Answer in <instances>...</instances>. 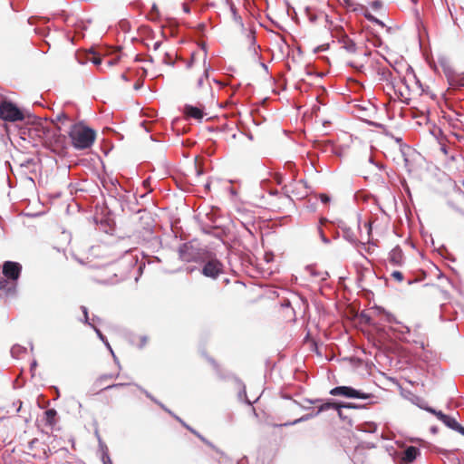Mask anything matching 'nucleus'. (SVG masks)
Masks as SVG:
<instances>
[{"mask_svg":"<svg viewBox=\"0 0 464 464\" xmlns=\"http://www.w3.org/2000/svg\"><path fill=\"white\" fill-rule=\"evenodd\" d=\"M72 146L77 150H85L92 147L95 140V131L86 126L74 124L69 131Z\"/></svg>","mask_w":464,"mask_h":464,"instance_id":"f257e3e1","label":"nucleus"},{"mask_svg":"<svg viewBox=\"0 0 464 464\" xmlns=\"http://www.w3.org/2000/svg\"><path fill=\"white\" fill-rule=\"evenodd\" d=\"M179 256L184 262L199 263L208 258V249L198 240H191L179 246Z\"/></svg>","mask_w":464,"mask_h":464,"instance_id":"f03ea898","label":"nucleus"},{"mask_svg":"<svg viewBox=\"0 0 464 464\" xmlns=\"http://www.w3.org/2000/svg\"><path fill=\"white\" fill-rule=\"evenodd\" d=\"M208 258L199 262L204 264L201 269V274L206 277L217 279L221 274L224 273V266L216 257L213 252L208 250Z\"/></svg>","mask_w":464,"mask_h":464,"instance_id":"7ed1b4c3","label":"nucleus"},{"mask_svg":"<svg viewBox=\"0 0 464 464\" xmlns=\"http://www.w3.org/2000/svg\"><path fill=\"white\" fill-rule=\"evenodd\" d=\"M0 117L5 121L14 122L24 120L23 111L12 102L5 101L0 104Z\"/></svg>","mask_w":464,"mask_h":464,"instance_id":"20e7f679","label":"nucleus"},{"mask_svg":"<svg viewBox=\"0 0 464 464\" xmlns=\"http://www.w3.org/2000/svg\"><path fill=\"white\" fill-rule=\"evenodd\" d=\"M329 393L332 396H343L345 398L353 399H370L373 397L372 393H366L360 390H356L352 386H336L330 390Z\"/></svg>","mask_w":464,"mask_h":464,"instance_id":"39448f33","label":"nucleus"},{"mask_svg":"<svg viewBox=\"0 0 464 464\" xmlns=\"http://www.w3.org/2000/svg\"><path fill=\"white\" fill-rule=\"evenodd\" d=\"M304 401L307 402L309 404H318V403H320V405L317 408L319 413L326 411H329V410H335L336 411L337 408H342L341 402L336 401L332 400V399H328L326 401H324L323 399H319V398H316V399L305 398V399H304Z\"/></svg>","mask_w":464,"mask_h":464,"instance_id":"423d86ee","label":"nucleus"},{"mask_svg":"<svg viewBox=\"0 0 464 464\" xmlns=\"http://www.w3.org/2000/svg\"><path fill=\"white\" fill-rule=\"evenodd\" d=\"M22 266L17 262L5 261L3 265L4 276L12 280L16 281L21 274Z\"/></svg>","mask_w":464,"mask_h":464,"instance_id":"0eeeda50","label":"nucleus"},{"mask_svg":"<svg viewBox=\"0 0 464 464\" xmlns=\"http://www.w3.org/2000/svg\"><path fill=\"white\" fill-rule=\"evenodd\" d=\"M445 74L450 87L456 89L464 87V75L455 73L450 69L445 70Z\"/></svg>","mask_w":464,"mask_h":464,"instance_id":"6e6552de","label":"nucleus"},{"mask_svg":"<svg viewBox=\"0 0 464 464\" xmlns=\"http://www.w3.org/2000/svg\"><path fill=\"white\" fill-rule=\"evenodd\" d=\"M403 252L400 246H395L389 253V261L394 266H401L403 264Z\"/></svg>","mask_w":464,"mask_h":464,"instance_id":"1a4fd4ad","label":"nucleus"},{"mask_svg":"<svg viewBox=\"0 0 464 464\" xmlns=\"http://www.w3.org/2000/svg\"><path fill=\"white\" fill-rule=\"evenodd\" d=\"M203 109H204L203 106L198 107V106L187 104L184 107V113L188 117L193 118L198 121H201L205 115L203 112Z\"/></svg>","mask_w":464,"mask_h":464,"instance_id":"9d476101","label":"nucleus"},{"mask_svg":"<svg viewBox=\"0 0 464 464\" xmlns=\"http://www.w3.org/2000/svg\"><path fill=\"white\" fill-rule=\"evenodd\" d=\"M418 455H420V450L417 447L409 446L405 449L401 459L407 464L412 463Z\"/></svg>","mask_w":464,"mask_h":464,"instance_id":"9b49d317","label":"nucleus"},{"mask_svg":"<svg viewBox=\"0 0 464 464\" xmlns=\"http://www.w3.org/2000/svg\"><path fill=\"white\" fill-rule=\"evenodd\" d=\"M175 420H177L183 427H185L187 430H188L191 433L196 435L205 444L211 447L212 449H215V446L209 440H208L204 436H202L199 432H198L192 427L188 425L181 418H179V416H175Z\"/></svg>","mask_w":464,"mask_h":464,"instance_id":"f8f14e48","label":"nucleus"},{"mask_svg":"<svg viewBox=\"0 0 464 464\" xmlns=\"http://www.w3.org/2000/svg\"><path fill=\"white\" fill-rule=\"evenodd\" d=\"M342 48H343L349 53H355L357 51L356 44L353 40L349 38L347 35H343L340 40Z\"/></svg>","mask_w":464,"mask_h":464,"instance_id":"ddd939ff","label":"nucleus"},{"mask_svg":"<svg viewBox=\"0 0 464 464\" xmlns=\"http://www.w3.org/2000/svg\"><path fill=\"white\" fill-rule=\"evenodd\" d=\"M320 413L318 412V410L316 411H314V412H311V413H307V414H304L303 415L302 417L293 420V421H288V422H285V423H283V424H279L277 425L278 427H287V426H293V425H295L297 423H301V422H304V421H306L308 420H311L314 417H316L317 415H319Z\"/></svg>","mask_w":464,"mask_h":464,"instance_id":"4468645a","label":"nucleus"},{"mask_svg":"<svg viewBox=\"0 0 464 464\" xmlns=\"http://www.w3.org/2000/svg\"><path fill=\"white\" fill-rule=\"evenodd\" d=\"M340 228H341L342 233H343V237L346 241H348V242H350L352 244H356L357 237H356L355 233L353 232V230L351 227L343 225V226H341Z\"/></svg>","mask_w":464,"mask_h":464,"instance_id":"2eb2a0df","label":"nucleus"},{"mask_svg":"<svg viewBox=\"0 0 464 464\" xmlns=\"http://www.w3.org/2000/svg\"><path fill=\"white\" fill-rule=\"evenodd\" d=\"M57 411L55 409H48L44 412V421L48 426H54L56 424Z\"/></svg>","mask_w":464,"mask_h":464,"instance_id":"dca6fc26","label":"nucleus"},{"mask_svg":"<svg viewBox=\"0 0 464 464\" xmlns=\"http://www.w3.org/2000/svg\"><path fill=\"white\" fill-rule=\"evenodd\" d=\"M5 291L7 295H13L15 292V284L14 282L10 283L5 279L0 280V291Z\"/></svg>","mask_w":464,"mask_h":464,"instance_id":"f3484780","label":"nucleus"},{"mask_svg":"<svg viewBox=\"0 0 464 464\" xmlns=\"http://www.w3.org/2000/svg\"><path fill=\"white\" fill-rule=\"evenodd\" d=\"M206 53L204 54V60H203V66H204V72L203 74L198 78L197 82V85L198 88H201L203 86L204 81L208 78L209 71L211 69L210 64L207 63L206 61Z\"/></svg>","mask_w":464,"mask_h":464,"instance_id":"a211bd4d","label":"nucleus"},{"mask_svg":"<svg viewBox=\"0 0 464 464\" xmlns=\"http://www.w3.org/2000/svg\"><path fill=\"white\" fill-rule=\"evenodd\" d=\"M119 375H120L119 372H117L115 374L114 373L102 374L99 378H97V380L94 382V385L102 386L104 381L117 379L119 377Z\"/></svg>","mask_w":464,"mask_h":464,"instance_id":"6ab92c4d","label":"nucleus"},{"mask_svg":"<svg viewBox=\"0 0 464 464\" xmlns=\"http://www.w3.org/2000/svg\"><path fill=\"white\" fill-rule=\"evenodd\" d=\"M92 329L96 333L98 338L105 344V346L110 351V353L111 354H113V350H112L111 346L110 345L107 338L103 335V334L101 332V330L99 328H97L96 326H92Z\"/></svg>","mask_w":464,"mask_h":464,"instance_id":"aec40b11","label":"nucleus"},{"mask_svg":"<svg viewBox=\"0 0 464 464\" xmlns=\"http://www.w3.org/2000/svg\"><path fill=\"white\" fill-rule=\"evenodd\" d=\"M10 353L14 358H19L22 353H26V348L20 344H14L12 346Z\"/></svg>","mask_w":464,"mask_h":464,"instance_id":"412c9836","label":"nucleus"},{"mask_svg":"<svg viewBox=\"0 0 464 464\" xmlns=\"http://www.w3.org/2000/svg\"><path fill=\"white\" fill-rule=\"evenodd\" d=\"M122 261H125L128 264V269L134 268L137 263V260L130 253H129V251L125 253Z\"/></svg>","mask_w":464,"mask_h":464,"instance_id":"4be33fe9","label":"nucleus"},{"mask_svg":"<svg viewBox=\"0 0 464 464\" xmlns=\"http://www.w3.org/2000/svg\"><path fill=\"white\" fill-rule=\"evenodd\" d=\"M424 410L435 415L441 422L446 419L447 414L443 413L441 411H437L431 407H425Z\"/></svg>","mask_w":464,"mask_h":464,"instance_id":"5701e85b","label":"nucleus"},{"mask_svg":"<svg viewBox=\"0 0 464 464\" xmlns=\"http://www.w3.org/2000/svg\"><path fill=\"white\" fill-rule=\"evenodd\" d=\"M424 410L435 415L441 422L446 419L447 414L443 413L441 411H437L431 407H425Z\"/></svg>","mask_w":464,"mask_h":464,"instance_id":"b1692460","label":"nucleus"},{"mask_svg":"<svg viewBox=\"0 0 464 464\" xmlns=\"http://www.w3.org/2000/svg\"><path fill=\"white\" fill-rule=\"evenodd\" d=\"M448 428L451 430H455L457 426L459 424L455 418L447 415L446 419L442 421Z\"/></svg>","mask_w":464,"mask_h":464,"instance_id":"393cba45","label":"nucleus"},{"mask_svg":"<svg viewBox=\"0 0 464 464\" xmlns=\"http://www.w3.org/2000/svg\"><path fill=\"white\" fill-rule=\"evenodd\" d=\"M81 310L83 314V320L82 322L86 324H88L89 326H91L92 328V326H95L89 319V315H88V308L84 305H82L81 306Z\"/></svg>","mask_w":464,"mask_h":464,"instance_id":"a878e982","label":"nucleus"},{"mask_svg":"<svg viewBox=\"0 0 464 464\" xmlns=\"http://www.w3.org/2000/svg\"><path fill=\"white\" fill-rule=\"evenodd\" d=\"M247 38H248L250 45L254 49V53L256 54V48H259V45L256 46V37L254 35V32L249 31L247 34Z\"/></svg>","mask_w":464,"mask_h":464,"instance_id":"bb28decb","label":"nucleus"},{"mask_svg":"<svg viewBox=\"0 0 464 464\" xmlns=\"http://www.w3.org/2000/svg\"><path fill=\"white\" fill-rule=\"evenodd\" d=\"M140 391H141L146 397H148L150 400H151L156 404H160V401H158L151 393H150L147 390L143 389L141 386L138 384H134Z\"/></svg>","mask_w":464,"mask_h":464,"instance_id":"cd10ccee","label":"nucleus"},{"mask_svg":"<svg viewBox=\"0 0 464 464\" xmlns=\"http://www.w3.org/2000/svg\"><path fill=\"white\" fill-rule=\"evenodd\" d=\"M162 63L167 64V65L174 66L175 62L173 60L172 54L169 53H165L164 56H163V59H162Z\"/></svg>","mask_w":464,"mask_h":464,"instance_id":"c85d7f7f","label":"nucleus"},{"mask_svg":"<svg viewBox=\"0 0 464 464\" xmlns=\"http://www.w3.org/2000/svg\"><path fill=\"white\" fill-rule=\"evenodd\" d=\"M362 431L365 432H374L377 430V426L374 423H364L362 425Z\"/></svg>","mask_w":464,"mask_h":464,"instance_id":"c756f323","label":"nucleus"},{"mask_svg":"<svg viewBox=\"0 0 464 464\" xmlns=\"http://www.w3.org/2000/svg\"><path fill=\"white\" fill-rule=\"evenodd\" d=\"M341 406H342V408H344V409H362L363 407L362 405H359V404H355V403H352V402H341Z\"/></svg>","mask_w":464,"mask_h":464,"instance_id":"7c9ffc66","label":"nucleus"},{"mask_svg":"<svg viewBox=\"0 0 464 464\" xmlns=\"http://www.w3.org/2000/svg\"><path fill=\"white\" fill-rule=\"evenodd\" d=\"M102 461L103 464H112L108 453V449H105V451L102 454Z\"/></svg>","mask_w":464,"mask_h":464,"instance_id":"2f4dec72","label":"nucleus"},{"mask_svg":"<svg viewBox=\"0 0 464 464\" xmlns=\"http://www.w3.org/2000/svg\"><path fill=\"white\" fill-rule=\"evenodd\" d=\"M318 233L323 243H324L325 245H329L331 243V240L325 237L321 227H318Z\"/></svg>","mask_w":464,"mask_h":464,"instance_id":"473e14b6","label":"nucleus"},{"mask_svg":"<svg viewBox=\"0 0 464 464\" xmlns=\"http://www.w3.org/2000/svg\"><path fill=\"white\" fill-rule=\"evenodd\" d=\"M126 385H130V383H113V384L107 385V386L102 388L101 391L111 390V389H115V388H121V387H123V386H126Z\"/></svg>","mask_w":464,"mask_h":464,"instance_id":"72a5a7b5","label":"nucleus"},{"mask_svg":"<svg viewBox=\"0 0 464 464\" xmlns=\"http://www.w3.org/2000/svg\"><path fill=\"white\" fill-rule=\"evenodd\" d=\"M351 9L354 12H362L363 13L366 7L361 4L355 3V5L352 6Z\"/></svg>","mask_w":464,"mask_h":464,"instance_id":"f704fd0d","label":"nucleus"},{"mask_svg":"<svg viewBox=\"0 0 464 464\" xmlns=\"http://www.w3.org/2000/svg\"><path fill=\"white\" fill-rule=\"evenodd\" d=\"M392 276L399 282H401L403 280V275L400 271H393L392 273Z\"/></svg>","mask_w":464,"mask_h":464,"instance_id":"c9c22d12","label":"nucleus"},{"mask_svg":"<svg viewBox=\"0 0 464 464\" xmlns=\"http://www.w3.org/2000/svg\"><path fill=\"white\" fill-rule=\"evenodd\" d=\"M371 6L373 10H378L382 6V4L381 1L376 0L371 3Z\"/></svg>","mask_w":464,"mask_h":464,"instance_id":"e433bc0d","label":"nucleus"},{"mask_svg":"<svg viewBox=\"0 0 464 464\" xmlns=\"http://www.w3.org/2000/svg\"><path fill=\"white\" fill-rule=\"evenodd\" d=\"M163 411L168 412L169 415H171L174 419L175 416H177L173 411H171L169 408H167L162 402L160 404H158Z\"/></svg>","mask_w":464,"mask_h":464,"instance_id":"4c0bfd02","label":"nucleus"},{"mask_svg":"<svg viewBox=\"0 0 464 464\" xmlns=\"http://www.w3.org/2000/svg\"><path fill=\"white\" fill-rule=\"evenodd\" d=\"M320 200L322 203L326 204L330 202L331 198L326 194H320Z\"/></svg>","mask_w":464,"mask_h":464,"instance_id":"58836bf2","label":"nucleus"},{"mask_svg":"<svg viewBox=\"0 0 464 464\" xmlns=\"http://www.w3.org/2000/svg\"><path fill=\"white\" fill-rule=\"evenodd\" d=\"M362 14L364 17L370 22H372L375 18V16L372 15L370 12H368L367 9H365V11Z\"/></svg>","mask_w":464,"mask_h":464,"instance_id":"ea45409f","label":"nucleus"},{"mask_svg":"<svg viewBox=\"0 0 464 464\" xmlns=\"http://www.w3.org/2000/svg\"><path fill=\"white\" fill-rule=\"evenodd\" d=\"M343 409V408H337L336 411H337L339 418L343 420H345L347 419V416L344 415Z\"/></svg>","mask_w":464,"mask_h":464,"instance_id":"a19ab883","label":"nucleus"},{"mask_svg":"<svg viewBox=\"0 0 464 464\" xmlns=\"http://www.w3.org/2000/svg\"><path fill=\"white\" fill-rule=\"evenodd\" d=\"M195 56H196V53H193L191 54V59H190V61H188V62L187 63V64H186L187 69H190V68L192 67V64H193V63H194V61H195Z\"/></svg>","mask_w":464,"mask_h":464,"instance_id":"79ce46f5","label":"nucleus"},{"mask_svg":"<svg viewBox=\"0 0 464 464\" xmlns=\"http://www.w3.org/2000/svg\"><path fill=\"white\" fill-rule=\"evenodd\" d=\"M275 180H276V182L278 185H281V184L283 183V180H284L283 176H282L281 174H278V173H277V174H276V175H275Z\"/></svg>","mask_w":464,"mask_h":464,"instance_id":"37998d69","label":"nucleus"},{"mask_svg":"<svg viewBox=\"0 0 464 464\" xmlns=\"http://www.w3.org/2000/svg\"><path fill=\"white\" fill-rule=\"evenodd\" d=\"M92 63L95 65H102V59L101 57H93L92 59Z\"/></svg>","mask_w":464,"mask_h":464,"instance_id":"c03bdc74","label":"nucleus"},{"mask_svg":"<svg viewBox=\"0 0 464 464\" xmlns=\"http://www.w3.org/2000/svg\"><path fill=\"white\" fill-rule=\"evenodd\" d=\"M117 63V59H107L105 61L106 66L110 68L111 66L114 65Z\"/></svg>","mask_w":464,"mask_h":464,"instance_id":"a18cd8bd","label":"nucleus"},{"mask_svg":"<svg viewBox=\"0 0 464 464\" xmlns=\"http://www.w3.org/2000/svg\"><path fill=\"white\" fill-rule=\"evenodd\" d=\"M36 367H37V362H36V360H34V361L31 362V365H30V371H31V372H32V375H34V371H35Z\"/></svg>","mask_w":464,"mask_h":464,"instance_id":"49530a36","label":"nucleus"},{"mask_svg":"<svg viewBox=\"0 0 464 464\" xmlns=\"http://www.w3.org/2000/svg\"><path fill=\"white\" fill-rule=\"evenodd\" d=\"M99 447L102 451V454L105 451V449H108L107 446L102 441L101 438L99 437Z\"/></svg>","mask_w":464,"mask_h":464,"instance_id":"de8ad7c7","label":"nucleus"},{"mask_svg":"<svg viewBox=\"0 0 464 464\" xmlns=\"http://www.w3.org/2000/svg\"><path fill=\"white\" fill-rule=\"evenodd\" d=\"M67 119H68L67 115L63 112L57 114V116H56V121H63V120H67Z\"/></svg>","mask_w":464,"mask_h":464,"instance_id":"09e8293b","label":"nucleus"},{"mask_svg":"<svg viewBox=\"0 0 464 464\" xmlns=\"http://www.w3.org/2000/svg\"><path fill=\"white\" fill-rule=\"evenodd\" d=\"M372 23L376 24H378V25H380V26H382V27H385V24H384L382 21H381L380 19H378L377 17H375V18L372 21Z\"/></svg>","mask_w":464,"mask_h":464,"instance_id":"8fccbe9b","label":"nucleus"},{"mask_svg":"<svg viewBox=\"0 0 464 464\" xmlns=\"http://www.w3.org/2000/svg\"><path fill=\"white\" fill-rule=\"evenodd\" d=\"M372 23L376 24H378V25H380V26H382V27H385V24H384L382 21H381L380 19H378L377 17H375V18L372 21Z\"/></svg>","mask_w":464,"mask_h":464,"instance_id":"3c124183","label":"nucleus"},{"mask_svg":"<svg viewBox=\"0 0 464 464\" xmlns=\"http://www.w3.org/2000/svg\"><path fill=\"white\" fill-rule=\"evenodd\" d=\"M454 430L464 436V427L462 425L459 424Z\"/></svg>","mask_w":464,"mask_h":464,"instance_id":"603ef678","label":"nucleus"},{"mask_svg":"<svg viewBox=\"0 0 464 464\" xmlns=\"http://www.w3.org/2000/svg\"><path fill=\"white\" fill-rule=\"evenodd\" d=\"M343 2L346 5V6L349 8L355 5V2L353 0H343Z\"/></svg>","mask_w":464,"mask_h":464,"instance_id":"864d4df0","label":"nucleus"},{"mask_svg":"<svg viewBox=\"0 0 464 464\" xmlns=\"http://www.w3.org/2000/svg\"><path fill=\"white\" fill-rule=\"evenodd\" d=\"M146 343H147V337L140 336V344L139 345V347L142 348Z\"/></svg>","mask_w":464,"mask_h":464,"instance_id":"5fc2aeb1","label":"nucleus"},{"mask_svg":"<svg viewBox=\"0 0 464 464\" xmlns=\"http://www.w3.org/2000/svg\"><path fill=\"white\" fill-rule=\"evenodd\" d=\"M387 321H388L389 323L396 322V321H395V317H394L392 314H387Z\"/></svg>","mask_w":464,"mask_h":464,"instance_id":"6e6d98bb","label":"nucleus"},{"mask_svg":"<svg viewBox=\"0 0 464 464\" xmlns=\"http://www.w3.org/2000/svg\"><path fill=\"white\" fill-rule=\"evenodd\" d=\"M294 167V163L291 162V161H287L285 164V168H286L287 169H292V168Z\"/></svg>","mask_w":464,"mask_h":464,"instance_id":"4d7b16f0","label":"nucleus"},{"mask_svg":"<svg viewBox=\"0 0 464 464\" xmlns=\"http://www.w3.org/2000/svg\"><path fill=\"white\" fill-rule=\"evenodd\" d=\"M160 45H161V42H160V41L155 42L153 44V50H158Z\"/></svg>","mask_w":464,"mask_h":464,"instance_id":"13d9d810","label":"nucleus"},{"mask_svg":"<svg viewBox=\"0 0 464 464\" xmlns=\"http://www.w3.org/2000/svg\"><path fill=\"white\" fill-rule=\"evenodd\" d=\"M111 355L113 357L114 362L117 363L118 367L121 369L120 362H119L118 358L116 357L115 353H113V354H111Z\"/></svg>","mask_w":464,"mask_h":464,"instance_id":"bf43d9fd","label":"nucleus"},{"mask_svg":"<svg viewBox=\"0 0 464 464\" xmlns=\"http://www.w3.org/2000/svg\"><path fill=\"white\" fill-rule=\"evenodd\" d=\"M282 190L284 191V193H285L287 197H289L288 193H289L290 191H289V189H288L287 186H284V187L282 188Z\"/></svg>","mask_w":464,"mask_h":464,"instance_id":"052dcab7","label":"nucleus"},{"mask_svg":"<svg viewBox=\"0 0 464 464\" xmlns=\"http://www.w3.org/2000/svg\"><path fill=\"white\" fill-rule=\"evenodd\" d=\"M294 402L296 403L297 405H299L301 408H303L304 410L310 409L309 407H306L304 404L297 402L296 401H294Z\"/></svg>","mask_w":464,"mask_h":464,"instance_id":"680f3d73","label":"nucleus"},{"mask_svg":"<svg viewBox=\"0 0 464 464\" xmlns=\"http://www.w3.org/2000/svg\"><path fill=\"white\" fill-rule=\"evenodd\" d=\"M142 86V82H137L135 85H134V89L135 90H139L140 89Z\"/></svg>","mask_w":464,"mask_h":464,"instance_id":"e2e57ef3","label":"nucleus"},{"mask_svg":"<svg viewBox=\"0 0 464 464\" xmlns=\"http://www.w3.org/2000/svg\"><path fill=\"white\" fill-rule=\"evenodd\" d=\"M309 271L311 272V275L314 276H317L319 274L314 272L313 268H308Z\"/></svg>","mask_w":464,"mask_h":464,"instance_id":"0e129e2a","label":"nucleus"},{"mask_svg":"<svg viewBox=\"0 0 464 464\" xmlns=\"http://www.w3.org/2000/svg\"><path fill=\"white\" fill-rule=\"evenodd\" d=\"M430 431H431L432 433H437V432H438V428H437V427H435V426H434V427H431V428H430Z\"/></svg>","mask_w":464,"mask_h":464,"instance_id":"69168bd1","label":"nucleus"},{"mask_svg":"<svg viewBox=\"0 0 464 464\" xmlns=\"http://www.w3.org/2000/svg\"><path fill=\"white\" fill-rule=\"evenodd\" d=\"M183 9H184V12L185 13H188L189 12V8L187 5H183Z\"/></svg>","mask_w":464,"mask_h":464,"instance_id":"338daca9","label":"nucleus"},{"mask_svg":"<svg viewBox=\"0 0 464 464\" xmlns=\"http://www.w3.org/2000/svg\"><path fill=\"white\" fill-rule=\"evenodd\" d=\"M121 78L123 81H126V82L128 81V77L126 76V74H125V73H122V74L121 75Z\"/></svg>","mask_w":464,"mask_h":464,"instance_id":"774afa93","label":"nucleus"}]
</instances>
